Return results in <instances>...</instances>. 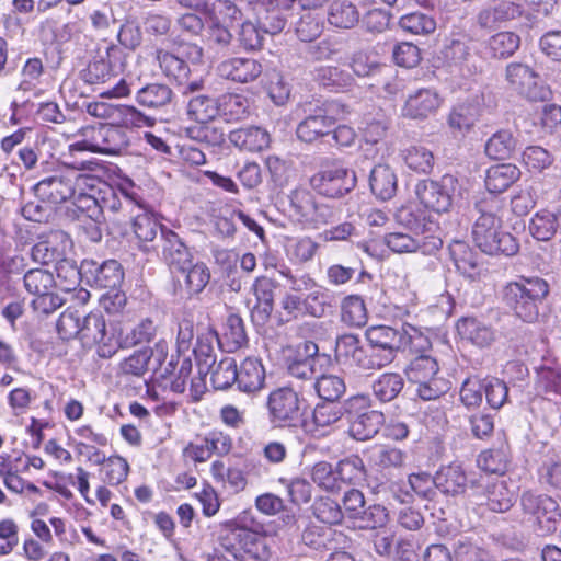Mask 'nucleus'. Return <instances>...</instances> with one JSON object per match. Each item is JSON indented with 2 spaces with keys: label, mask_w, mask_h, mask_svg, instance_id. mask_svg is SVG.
<instances>
[{
  "label": "nucleus",
  "mask_w": 561,
  "mask_h": 561,
  "mask_svg": "<svg viewBox=\"0 0 561 561\" xmlns=\"http://www.w3.org/2000/svg\"><path fill=\"white\" fill-rule=\"evenodd\" d=\"M549 293L546 280L522 278L518 282L508 283L503 289L504 304L514 311L516 317L525 322H534L539 314L538 302Z\"/></svg>",
  "instance_id": "obj_1"
},
{
  "label": "nucleus",
  "mask_w": 561,
  "mask_h": 561,
  "mask_svg": "<svg viewBox=\"0 0 561 561\" xmlns=\"http://www.w3.org/2000/svg\"><path fill=\"white\" fill-rule=\"evenodd\" d=\"M218 540L224 552L240 561H244L245 557L253 560H265L268 557L264 537L247 525H224Z\"/></svg>",
  "instance_id": "obj_2"
},
{
  "label": "nucleus",
  "mask_w": 561,
  "mask_h": 561,
  "mask_svg": "<svg viewBox=\"0 0 561 561\" xmlns=\"http://www.w3.org/2000/svg\"><path fill=\"white\" fill-rule=\"evenodd\" d=\"M82 140L69 146L70 152L91 151L95 153L116 156L129 145L127 131L118 125L98 124L85 126L80 130Z\"/></svg>",
  "instance_id": "obj_3"
},
{
  "label": "nucleus",
  "mask_w": 561,
  "mask_h": 561,
  "mask_svg": "<svg viewBox=\"0 0 561 561\" xmlns=\"http://www.w3.org/2000/svg\"><path fill=\"white\" fill-rule=\"evenodd\" d=\"M409 382L416 386L419 398L424 401L436 400L445 394L448 381L439 376V364L433 355H416L404 369Z\"/></svg>",
  "instance_id": "obj_4"
},
{
  "label": "nucleus",
  "mask_w": 561,
  "mask_h": 561,
  "mask_svg": "<svg viewBox=\"0 0 561 561\" xmlns=\"http://www.w3.org/2000/svg\"><path fill=\"white\" fill-rule=\"evenodd\" d=\"M473 494L480 497L490 511L505 513L516 501V488L512 480L501 476L481 474L479 479L470 481Z\"/></svg>",
  "instance_id": "obj_5"
},
{
  "label": "nucleus",
  "mask_w": 561,
  "mask_h": 561,
  "mask_svg": "<svg viewBox=\"0 0 561 561\" xmlns=\"http://www.w3.org/2000/svg\"><path fill=\"white\" fill-rule=\"evenodd\" d=\"M520 506L539 534L547 535L557 530L561 511L554 499L546 494L525 491L520 496Z\"/></svg>",
  "instance_id": "obj_6"
},
{
  "label": "nucleus",
  "mask_w": 561,
  "mask_h": 561,
  "mask_svg": "<svg viewBox=\"0 0 561 561\" xmlns=\"http://www.w3.org/2000/svg\"><path fill=\"white\" fill-rule=\"evenodd\" d=\"M356 181V174L353 170L333 164L313 174L310 179V185L320 195L329 198H340L355 187Z\"/></svg>",
  "instance_id": "obj_7"
},
{
  "label": "nucleus",
  "mask_w": 561,
  "mask_h": 561,
  "mask_svg": "<svg viewBox=\"0 0 561 561\" xmlns=\"http://www.w3.org/2000/svg\"><path fill=\"white\" fill-rule=\"evenodd\" d=\"M457 185V178L445 174L439 181L428 179L420 181L415 186V194L425 208L436 213H445L451 206Z\"/></svg>",
  "instance_id": "obj_8"
},
{
  "label": "nucleus",
  "mask_w": 561,
  "mask_h": 561,
  "mask_svg": "<svg viewBox=\"0 0 561 561\" xmlns=\"http://www.w3.org/2000/svg\"><path fill=\"white\" fill-rule=\"evenodd\" d=\"M270 421L278 427L291 426L300 419V399L290 387L273 390L267 398Z\"/></svg>",
  "instance_id": "obj_9"
},
{
  "label": "nucleus",
  "mask_w": 561,
  "mask_h": 561,
  "mask_svg": "<svg viewBox=\"0 0 561 561\" xmlns=\"http://www.w3.org/2000/svg\"><path fill=\"white\" fill-rule=\"evenodd\" d=\"M167 353V342L160 340L154 344V348L137 350L124 358L118 365V370L126 376L142 377L148 370L156 371L165 359Z\"/></svg>",
  "instance_id": "obj_10"
},
{
  "label": "nucleus",
  "mask_w": 561,
  "mask_h": 561,
  "mask_svg": "<svg viewBox=\"0 0 561 561\" xmlns=\"http://www.w3.org/2000/svg\"><path fill=\"white\" fill-rule=\"evenodd\" d=\"M524 8L513 0H492L476 15V24L492 31L523 16Z\"/></svg>",
  "instance_id": "obj_11"
},
{
  "label": "nucleus",
  "mask_w": 561,
  "mask_h": 561,
  "mask_svg": "<svg viewBox=\"0 0 561 561\" xmlns=\"http://www.w3.org/2000/svg\"><path fill=\"white\" fill-rule=\"evenodd\" d=\"M107 59H94L82 71L81 77L89 84H101L116 76L124 68V53L117 45H111L106 49Z\"/></svg>",
  "instance_id": "obj_12"
},
{
  "label": "nucleus",
  "mask_w": 561,
  "mask_h": 561,
  "mask_svg": "<svg viewBox=\"0 0 561 561\" xmlns=\"http://www.w3.org/2000/svg\"><path fill=\"white\" fill-rule=\"evenodd\" d=\"M71 185V173H54L38 181L33 190L42 203L56 206L73 196Z\"/></svg>",
  "instance_id": "obj_13"
},
{
  "label": "nucleus",
  "mask_w": 561,
  "mask_h": 561,
  "mask_svg": "<svg viewBox=\"0 0 561 561\" xmlns=\"http://www.w3.org/2000/svg\"><path fill=\"white\" fill-rule=\"evenodd\" d=\"M232 447L229 435L222 432H210L205 437L191 442L184 449L183 456L194 462H205L213 454L227 455Z\"/></svg>",
  "instance_id": "obj_14"
},
{
  "label": "nucleus",
  "mask_w": 561,
  "mask_h": 561,
  "mask_svg": "<svg viewBox=\"0 0 561 561\" xmlns=\"http://www.w3.org/2000/svg\"><path fill=\"white\" fill-rule=\"evenodd\" d=\"M385 243L396 253H411L420 250L427 255L435 253L443 245L442 239L437 236H421L419 233L411 236L405 232L386 234Z\"/></svg>",
  "instance_id": "obj_15"
},
{
  "label": "nucleus",
  "mask_w": 561,
  "mask_h": 561,
  "mask_svg": "<svg viewBox=\"0 0 561 561\" xmlns=\"http://www.w3.org/2000/svg\"><path fill=\"white\" fill-rule=\"evenodd\" d=\"M217 71L224 79L237 83H249L261 76L263 67L254 58L232 57L221 61Z\"/></svg>",
  "instance_id": "obj_16"
},
{
  "label": "nucleus",
  "mask_w": 561,
  "mask_h": 561,
  "mask_svg": "<svg viewBox=\"0 0 561 561\" xmlns=\"http://www.w3.org/2000/svg\"><path fill=\"white\" fill-rule=\"evenodd\" d=\"M472 236L477 247L486 254L511 256L518 251L516 239L511 233L503 231L502 228L472 232Z\"/></svg>",
  "instance_id": "obj_17"
},
{
  "label": "nucleus",
  "mask_w": 561,
  "mask_h": 561,
  "mask_svg": "<svg viewBox=\"0 0 561 561\" xmlns=\"http://www.w3.org/2000/svg\"><path fill=\"white\" fill-rule=\"evenodd\" d=\"M102 186L103 191L100 192L99 196L102 216H105L106 211L113 214L114 216L121 215L118 219L122 222L127 224V217L135 213V210H140V205H138L130 196L125 194L123 191L116 190L108 183Z\"/></svg>",
  "instance_id": "obj_18"
},
{
  "label": "nucleus",
  "mask_w": 561,
  "mask_h": 561,
  "mask_svg": "<svg viewBox=\"0 0 561 561\" xmlns=\"http://www.w3.org/2000/svg\"><path fill=\"white\" fill-rule=\"evenodd\" d=\"M334 126V119L327 114L322 106L309 108V114L297 126V137L305 142H312L329 136Z\"/></svg>",
  "instance_id": "obj_19"
},
{
  "label": "nucleus",
  "mask_w": 561,
  "mask_h": 561,
  "mask_svg": "<svg viewBox=\"0 0 561 561\" xmlns=\"http://www.w3.org/2000/svg\"><path fill=\"white\" fill-rule=\"evenodd\" d=\"M162 256L173 272L184 271L192 263V254L180 237L171 230H161Z\"/></svg>",
  "instance_id": "obj_20"
},
{
  "label": "nucleus",
  "mask_w": 561,
  "mask_h": 561,
  "mask_svg": "<svg viewBox=\"0 0 561 561\" xmlns=\"http://www.w3.org/2000/svg\"><path fill=\"white\" fill-rule=\"evenodd\" d=\"M236 383L238 389L248 394H254L264 387L265 369L260 359L247 357L238 367Z\"/></svg>",
  "instance_id": "obj_21"
},
{
  "label": "nucleus",
  "mask_w": 561,
  "mask_h": 561,
  "mask_svg": "<svg viewBox=\"0 0 561 561\" xmlns=\"http://www.w3.org/2000/svg\"><path fill=\"white\" fill-rule=\"evenodd\" d=\"M404 328L389 325H374L366 330V339L369 345L385 348L391 353L398 354L404 351Z\"/></svg>",
  "instance_id": "obj_22"
},
{
  "label": "nucleus",
  "mask_w": 561,
  "mask_h": 561,
  "mask_svg": "<svg viewBox=\"0 0 561 561\" xmlns=\"http://www.w3.org/2000/svg\"><path fill=\"white\" fill-rule=\"evenodd\" d=\"M440 102L435 90L420 89L408 96L403 113L411 118H424L434 113L440 106Z\"/></svg>",
  "instance_id": "obj_23"
},
{
  "label": "nucleus",
  "mask_w": 561,
  "mask_h": 561,
  "mask_svg": "<svg viewBox=\"0 0 561 561\" xmlns=\"http://www.w3.org/2000/svg\"><path fill=\"white\" fill-rule=\"evenodd\" d=\"M369 186L371 193L381 201L391 199L398 190V179L388 164H377L369 174Z\"/></svg>",
  "instance_id": "obj_24"
},
{
  "label": "nucleus",
  "mask_w": 561,
  "mask_h": 561,
  "mask_svg": "<svg viewBox=\"0 0 561 561\" xmlns=\"http://www.w3.org/2000/svg\"><path fill=\"white\" fill-rule=\"evenodd\" d=\"M528 230L539 241H549L554 234L561 233V208L558 211L541 209L531 217Z\"/></svg>",
  "instance_id": "obj_25"
},
{
  "label": "nucleus",
  "mask_w": 561,
  "mask_h": 561,
  "mask_svg": "<svg viewBox=\"0 0 561 561\" xmlns=\"http://www.w3.org/2000/svg\"><path fill=\"white\" fill-rule=\"evenodd\" d=\"M520 174V170L512 163L492 165L486 170L485 187L489 193L497 195L519 180Z\"/></svg>",
  "instance_id": "obj_26"
},
{
  "label": "nucleus",
  "mask_w": 561,
  "mask_h": 561,
  "mask_svg": "<svg viewBox=\"0 0 561 561\" xmlns=\"http://www.w3.org/2000/svg\"><path fill=\"white\" fill-rule=\"evenodd\" d=\"M385 422V415L377 410L364 411L362 414L352 417L348 433L356 440H368L373 438Z\"/></svg>",
  "instance_id": "obj_27"
},
{
  "label": "nucleus",
  "mask_w": 561,
  "mask_h": 561,
  "mask_svg": "<svg viewBox=\"0 0 561 561\" xmlns=\"http://www.w3.org/2000/svg\"><path fill=\"white\" fill-rule=\"evenodd\" d=\"M305 351L308 356L290 362L288 374L294 378L313 382L321 370V357L317 354L318 346L314 343H306Z\"/></svg>",
  "instance_id": "obj_28"
},
{
  "label": "nucleus",
  "mask_w": 561,
  "mask_h": 561,
  "mask_svg": "<svg viewBox=\"0 0 561 561\" xmlns=\"http://www.w3.org/2000/svg\"><path fill=\"white\" fill-rule=\"evenodd\" d=\"M174 94L164 83H148L137 90L135 99L140 106L151 110H163L171 105Z\"/></svg>",
  "instance_id": "obj_29"
},
{
  "label": "nucleus",
  "mask_w": 561,
  "mask_h": 561,
  "mask_svg": "<svg viewBox=\"0 0 561 561\" xmlns=\"http://www.w3.org/2000/svg\"><path fill=\"white\" fill-rule=\"evenodd\" d=\"M335 351L337 356L348 358L363 370H371L369 348L360 345L359 339L354 334H344L336 341Z\"/></svg>",
  "instance_id": "obj_30"
},
{
  "label": "nucleus",
  "mask_w": 561,
  "mask_h": 561,
  "mask_svg": "<svg viewBox=\"0 0 561 561\" xmlns=\"http://www.w3.org/2000/svg\"><path fill=\"white\" fill-rule=\"evenodd\" d=\"M436 488L445 494L457 495L465 492L468 478L462 467L451 463L442 467L435 474Z\"/></svg>",
  "instance_id": "obj_31"
},
{
  "label": "nucleus",
  "mask_w": 561,
  "mask_h": 561,
  "mask_svg": "<svg viewBox=\"0 0 561 561\" xmlns=\"http://www.w3.org/2000/svg\"><path fill=\"white\" fill-rule=\"evenodd\" d=\"M229 140L241 150L261 151L270 145V135L260 127H247L230 131Z\"/></svg>",
  "instance_id": "obj_32"
},
{
  "label": "nucleus",
  "mask_w": 561,
  "mask_h": 561,
  "mask_svg": "<svg viewBox=\"0 0 561 561\" xmlns=\"http://www.w3.org/2000/svg\"><path fill=\"white\" fill-rule=\"evenodd\" d=\"M459 334L479 347L489 346L495 339L494 330L476 318H463L458 321Z\"/></svg>",
  "instance_id": "obj_33"
},
{
  "label": "nucleus",
  "mask_w": 561,
  "mask_h": 561,
  "mask_svg": "<svg viewBox=\"0 0 561 561\" xmlns=\"http://www.w3.org/2000/svg\"><path fill=\"white\" fill-rule=\"evenodd\" d=\"M218 115L227 122L245 119L250 114V101L242 94L225 93L217 99Z\"/></svg>",
  "instance_id": "obj_34"
},
{
  "label": "nucleus",
  "mask_w": 561,
  "mask_h": 561,
  "mask_svg": "<svg viewBox=\"0 0 561 561\" xmlns=\"http://www.w3.org/2000/svg\"><path fill=\"white\" fill-rule=\"evenodd\" d=\"M219 345L229 353L236 352L247 344L248 337L244 323L238 314H230L225 324L224 330L218 337Z\"/></svg>",
  "instance_id": "obj_35"
},
{
  "label": "nucleus",
  "mask_w": 561,
  "mask_h": 561,
  "mask_svg": "<svg viewBox=\"0 0 561 561\" xmlns=\"http://www.w3.org/2000/svg\"><path fill=\"white\" fill-rule=\"evenodd\" d=\"M337 482L362 485L366 481L367 470L364 460L357 455H351L336 463Z\"/></svg>",
  "instance_id": "obj_36"
},
{
  "label": "nucleus",
  "mask_w": 561,
  "mask_h": 561,
  "mask_svg": "<svg viewBox=\"0 0 561 561\" xmlns=\"http://www.w3.org/2000/svg\"><path fill=\"white\" fill-rule=\"evenodd\" d=\"M128 221H131L134 233L141 243L153 242L158 232L164 230L153 214L145 210L141 206L140 210H135L127 217Z\"/></svg>",
  "instance_id": "obj_37"
},
{
  "label": "nucleus",
  "mask_w": 561,
  "mask_h": 561,
  "mask_svg": "<svg viewBox=\"0 0 561 561\" xmlns=\"http://www.w3.org/2000/svg\"><path fill=\"white\" fill-rule=\"evenodd\" d=\"M156 59L165 77L178 84H184L187 81L191 70L182 58L159 48L156 50Z\"/></svg>",
  "instance_id": "obj_38"
},
{
  "label": "nucleus",
  "mask_w": 561,
  "mask_h": 561,
  "mask_svg": "<svg viewBox=\"0 0 561 561\" xmlns=\"http://www.w3.org/2000/svg\"><path fill=\"white\" fill-rule=\"evenodd\" d=\"M520 46V37L518 34L510 31H501L486 42V49L492 58L506 59L513 56Z\"/></svg>",
  "instance_id": "obj_39"
},
{
  "label": "nucleus",
  "mask_w": 561,
  "mask_h": 561,
  "mask_svg": "<svg viewBox=\"0 0 561 561\" xmlns=\"http://www.w3.org/2000/svg\"><path fill=\"white\" fill-rule=\"evenodd\" d=\"M320 399L327 402H336L346 391V385L341 376L333 374H324L322 369L312 382Z\"/></svg>",
  "instance_id": "obj_40"
},
{
  "label": "nucleus",
  "mask_w": 561,
  "mask_h": 561,
  "mask_svg": "<svg viewBox=\"0 0 561 561\" xmlns=\"http://www.w3.org/2000/svg\"><path fill=\"white\" fill-rule=\"evenodd\" d=\"M403 387L404 379L398 373H383L371 385L374 396L383 403L393 401Z\"/></svg>",
  "instance_id": "obj_41"
},
{
  "label": "nucleus",
  "mask_w": 561,
  "mask_h": 561,
  "mask_svg": "<svg viewBox=\"0 0 561 561\" xmlns=\"http://www.w3.org/2000/svg\"><path fill=\"white\" fill-rule=\"evenodd\" d=\"M516 148V139L507 129L494 133L485 142L484 151L490 159L505 160Z\"/></svg>",
  "instance_id": "obj_42"
},
{
  "label": "nucleus",
  "mask_w": 561,
  "mask_h": 561,
  "mask_svg": "<svg viewBox=\"0 0 561 561\" xmlns=\"http://www.w3.org/2000/svg\"><path fill=\"white\" fill-rule=\"evenodd\" d=\"M31 257L41 265L59 262L67 264L64 260V252L58 247V236L56 233L36 242L32 247Z\"/></svg>",
  "instance_id": "obj_43"
},
{
  "label": "nucleus",
  "mask_w": 561,
  "mask_h": 561,
  "mask_svg": "<svg viewBox=\"0 0 561 561\" xmlns=\"http://www.w3.org/2000/svg\"><path fill=\"white\" fill-rule=\"evenodd\" d=\"M328 20L336 27L352 28L359 21V12L348 0H334L329 8Z\"/></svg>",
  "instance_id": "obj_44"
},
{
  "label": "nucleus",
  "mask_w": 561,
  "mask_h": 561,
  "mask_svg": "<svg viewBox=\"0 0 561 561\" xmlns=\"http://www.w3.org/2000/svg\"><path fill=\"white\" fill-rule=\"evenodd\" d=\"M480 116L478 103L465 102L453 108L448 117L450 128L460 133L469 131Z\"/></svg>",
  "instance_id": "obj_45"
},
{
  "label": "nucleus",
  "mask_w": 561,
  "mask_h": 561,
  "mask_svg": "<svg viewBox=\"0 0 561 561\" xmlns=\"http://www.w3.org/2000/svg\"><path fill=\"white\" fill-rule=\"evenodd\" d=\"M505 78L508 85L519 94L529 96L528 88L537 78V73L522 62H510L505 68Z\"/></svg>",
  "instance_id": "obj_46"
},
{
  "label": "nucleus",
  "mask_w": 561,
  "mask_h": 561,
  "mask_svg": "<svg viewBox=\"0 0 561 561\" xmlns=\"http://www.w3.org/2000/svg\"><path fill=\"white\" fill-rule=\"evenodd\" d=\"M93 279L100 288L116 290L124 279V272L116 260H108L95 267Z\"/></svg>",
  "instance_id": "obj_47"
},
{
  "label": "nucleus",
  "mask_w": 561,
  "mask_h": 561,
  "mask_svg": "<svg viewBox=\"0 0 561 561\" xmlns=\"http://www.w3.org/2000/svg\"><path fill=\"white\" fill-rule=\"evenodd\" d=\"M449 253L460 273L469 277L474 275L478 266L477 255L465 241L454 240L449 244Z\"/></svg>",
  "instance_id": "obj_48"
},
{
  "label": "nucleus",
  "mask_w": 561,
  "mask_h": 561,
  "mask_svg": "<svg viewBox=\"0 0 561 561\" xmlns=\"http://www.w3.org/2000/svg\"><path fill=\"white\" fill-rule=\"evenodd\" d=\"M237 362L232 357H224L217 364L214 363L210 369V381L215 389L226 390L236 383Z\"/></svg>",
  "instance_id": "obj_49"
},
{
  "label": "nucleus",
  "mask_w": 561,
  "mask_h": 561,
  "mask_svg": "<svg viewBox=\"0 0 561 561\" xmlns=\"http://www.w3.org/2000/svg\"><path fill=\"white\" fill-rule=\"evenodd\" d=\"M276 284L268 277H257L253 284V291L256 297V305L253 312L262 313L266 319L273 311L274 289Z\"/></svg>",
  "instance_id": "obj_50"
},
{
  "label": "nucleus",
  "mask_w": 561,
  "mask_h": 561,
  "mask_svg": "<svg viewBox=\"0 0 561 561\" xmlns=\"http://www.w3.org/2000/svg\"><path fill=\"white\" fill-rule=\"evenodd\" d=\"M188 116L197 123L206 124L218 116L217 99L207 95L193 96L187 104Z\"/></svg>",
  "instance_id": "obj_51"
},
{
  "label": "nucleus",
  "mask_w": 561,
  "mask_h": 561,
  "mask_svg": "<svg viewBox=\"0 0 561 561\" xmlns=\"http://www.w3.org/2000/svg\"><path fill=\"white\" fill-rule=\"evenodd\" d=\"M407 167L419 173H430L434 167L432 151L421 146H413L402 151Z\"/></svg>",
  "instance_id": "obj_52"
},
{
  "label": "nucleus",
  "mask_w": 561,
  "mask_h": 561,
  "mask_svg": "<svg viewBox=\"0 0 561 561\" xmlns=\"http://www.w3.org/2000/svg\"><path fill=\"white\" fill-rule=\"evenodd\" d=\"M399 25L403 31L414 35H427L436 30L435 20L419 11L402 15Z\"/></svg>",
  "instance_id": "obj_53"
},
{
  "label": "nucleus",
  "mask_w": 561,
  "mask_h": 561,
  "mask_svg": "<svg viewBox=\"0 0 561 561\" xmlns=\"http://www.w3.org/2000/svg\"><path fill=\"white\" fill-rule=\"evenodd\" d=\"M23 282L25 289L36 297L47 294V291L55 287L53 273L43 268H32L27 271L23 277Z\"/></svg>",
  "instance_id": "obj_54"
},
{
  "label": "nucleus",
  "mask_w": 561,
  "mask_h": 561,
  "mask_svg": "<svg viewBox=\"0 0 561 561\" xmlns=\"http://www.w3.org/2000/svg\"><path fill=\"white\" fill-rule=\"evenodd\" d=\"M342 320L351 327H363L367 322L366 306L362 297L347 296L342 302Z\"/></svg>",
  "instance_id": "obj_55"
},
{
  "label": "nucleus",
  "mask_w": 561,
  "mask_h": 561,
  "mask_svg": "<svg viewBox=\"0 0 561 561\" xmlns=\"http://www.w3.org/2000/svg\"><path fill=\"white\" fill-rule=\"evenodd\" d=\"M180 273L185 276V287L188 296L202 293L210 279V272L202 262L191 263Z\"/></svg>",
  "instance_id": "obj_56"
},
{
  "label": "nucleus",
  "mask_w": 561,
  "mask_h": 561,
  "mask_svg": "<svg viewBox=\"0 0 561 561\" xmlns=\"http://www.w3.org/2000/svg\"><path fill=\"white\" fill-rule=\"evenodd\" d=\"M105 330L106 323L103 314L91 312L82 320L79 339L84 345L92 346L102 339V333Z\"/></svg>",
  "instance_id": "obj_57"
},
{
  "label": "nucleus",
  "mask_w": 561,
  "mask_h": 561,
  "mask_svg": "<svg viewBox=\"0 0 561 561\" xmlns=\"http://www.w3.org/2000/svg\"><path fill=\"white\" fill-rule=\"evenodd\" d=\"M371 79L370 87L375 88L377 92L383 91L388 95H394L403 88L397 71L389 65L383 64Z\"/></svg>",
  "instance_id": "obj_58"
},
{
  "label": "nucleus",
  "mask_w": 561,
  "mask_h": 561,
  "mask_svg": "<svg viewBox=\"0 0 561 561\" xmlns=\"http://www.w3.org/2000/svg\"><path fill=\"white\" fill-rule=\"evenodd\" d=\"M407 454L392 446H382L373 455V462L381 470L400 469L404 466Z\"/></svg>",
  "instance_id": "obj_59"
},
{
  "label": "nucleus",
  "mask_w": 561,
  "mask_h": 561,
  "mask_svg": "<svg viewBox=\"0 0 561 561\" xmlns=\"http://www.w3.org/2000/svg\"><path fill=\"white\" fill-rule=\"evenodd\" d=\"M311 480L321 489L330 492L340 490L336 466L328 461H318L311 469Z\"/></svg>",
  "instance_id": "obj_60"
},
{
  "label": "nucleus",
  "mask_w": 561,
  "mask_h": 561,
  "mask_svg": "<svg viewBox=\"0 0 561 561\" xmlns=\"http://www.w3.org/2000/svg\"><path fill=\"white\" fill-rule=\"evenodd\" d=\"M312 510L314 516L324 524L336 525L343 519V512L339 503L328 496L317 499Z\"/></svg>",
  "instance_id": "obj_61"
},
{
  "label": "nucleus",
  "mask_w": 561,
  "mask_h": 561,
  "mask_svg": "<svg viewBox=\"0 0 561 561\" xmlns=\"http://www.w3.org/2000/svg\"><path fill=\"white\" fill-rule=\"evenodd\" d=\"M290 208L300 221L308 222L314 209L316 198L306 188L294 190L289 195Z\"/></svg>",
  "instance_id": "obj_62"
},
{
  "label": "nucleus",
  "mask_w": 561,
  "mask_h": 561,
  "mask_svg": "<svg viewBox=\"0 0 561 561\" xmlns=\"http://www.w3.org/2000/svg\"><path fill=\"white\" fill-rule=\"evenodd\" d=\"M103 481L110 485H118L128 476L129 465L127 460L121 456H112L104 458L102 462Z\"/></svg>",
  "instance_id": "obj_63"
},
{
  "label": "nucleus",
  "mask_w": 561,
  "mask_h": 561,
  "mask_svg": "<svg viewBox=\"0 0 561 561\" xmlns=\"http://www.w3.org/2000/svg\"><path fill=\"white\" fill-rule=\"evenodd\" d=\"M477 463L485 474L504 477V472L507 468V458L502 450L490 449L479 455Z\"/></svg>",
  "instance_id": "obj_64"
}]
</instances>
